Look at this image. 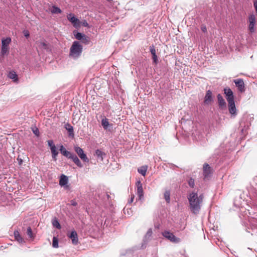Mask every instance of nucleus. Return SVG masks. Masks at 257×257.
Listing matches in <instances>:
<instances>
[{
	"label": "nucleus",
	"instance_id": "obj_1",
	"mask_svg": "<svg viewBox=\"0 0 257 257\" xmlns=\"http://www.w3.org/2000/svg\"><path fill=\"white\" fill-rule=\"evenodd\" d=\"M203 198L202 195L198 196V193L195 191L190 192L187 196L189 208L193 213H199L203 202Z\"/></svg>",
	"mask_w": 257,
	"mask_h": 257
},
{
	"label": "nucleus",
	"instance_id": "obj_2",
	"mask_svg": "<svg viewBox=\"0 0 257 257\" xmlns=\"http://www.w3.org/2000/svg\"><path fill=\"white\" fill-rule=\"evenodd\" d=\"M83 51V46L79 41H74L70 48L69 57L76 59L80 57Z\"/></svg>",
	"mask_w": 257,
	"mask_h": 257
},
{
	"label": "nucleus",
	"instance_id": "obj_3",
	"mask_svg": "<svg viewBox=\"0 0 257 257\" xmlns=\"http://www.w3.org/2000/svg\"><path fill=\"white\" fill-rule=\"evenodd\" d=\"M162 235L170 241L174 243H178L180 241V239L175 236L173 233L165 230L162 233Z\"/></svg>",
	"mask_w": 257,
	"mask_h": 257
},
{
	"label": "nucleus",
	"instance_id": "obj_4",
	"mask_svg": "<svg viewBox=\"0 0 257 257\" xmlns=\"http://www.w3.org/2000/svg\"><path fill=\"white\" fill-rule=\"evenodd\" d=\"M11 42V39L10 38H7L6 39H4L2 41V48H1V53L2 55H5L7 53H8L9 48V45Z\"/></svg>",
	"mask_w": 257,
	"mask_h": 257
},
{
	"label": "nucleus",
	"instance_id": "obj_5",
	"mask_svg": "<svg viewBox=\"0 0 257 257\" xmlns=\"http://www.w3.org/2000/svg\"><path fill=\"white\" fill-rule=\"evenodd\" d=\"M48 146L50 147L52 153V156L54 161L57 160V156L58 154V152L57 150L56 147L54 144L53 141L49 140L47 141Z\"/></svg>",
	"mask_w": 257,
	"mask_h": 257
},
{
	"label": "nucleus",
	"instance_id": "obj_6",
	"mask_svg": "<svg viewBox=\"0 0 257 257\" xmlns=\"http://www.w3.org/2000/svg\"><path fill=\"white\" fill-rule=\"evenodd\" d=\"M74 150L77 154L78 156L83 162L86 163H88L89 162V159L87 158L86 155L84 153L82 149H81L79 147L77 146L74 147Z\"/></svg>",
	"mask_w": 257,
	"mask_h": 257
},
{
	"label": "nucleus",
	"instance_id": "obj_7",
	"mask_svg": "<svg viewBox=\"0 0 257 257\" xmlns=\"http://www.w3.org/2000/svg\"><path fill=\"white\" fill-rule=\"evenodd\" d=\"M67 19L70 21L73 25V26L77 28L80 26V22L76 17L74 16L73 14H69L67 16Z\"/></svg>",
	"mask_w": 257,
	"mask_h": 257
},
{
	"label": "nucleus",
	"instance_id": "obj_8",
	"mask_svg": "<svg viewBox=\"0 0 257 257\" xmlns=\"http://www.w3.org/2000/svg\"><path fill=\"white\" fill-rule=\"evenodd\" d=\"M136 186L137 187V194L138 196V199L142 202L144 200V191L142 187V184L140 181L137 182Z\"/></svg>",
	"mask_w": 257,
	"mask_h": 257
},
{
	"label": "nucleus",
	"instance_id": "obj_9",
	"mask_svg": "<svg viewBox=\"0 0 257 257\" xmlns=\"http://www.w3.org/2000/svg\"><path fill=\"white\" fill-rule=\"evenodd\" d=\"M248 30L251 33L254 32V25L255 24V17L253 14H251L248 17Z\"/></svg>",
	"mask_w": 257,
	"mask_h": 257
},
{
	"label": "nucleus",
	"instance_id": "obj_10",
	"mask_svg": "<svg viewBox=\"0 0 257 257\" xmlns=\"http://www.w3.org/2000/svg\"><path fill=\"white\" fill-rule=\"evenodd\" d=\"M224 94L228 102L234 101V98L232 91L229 88L224 89Z\"/></svg>",
	"mask_w": 257,
	"mask_h": 257
},
{
	"label": "nucleus",
	"instance_id": "obj_11",
	"mask_svg": "<svg viewBox=\"0 0 257 257\" xmlns=\"http://www.w3.org/2000/svg\"><path fill=\"white\" fill-rule=\"evenodd\" d=\"M234 82L236 86L237 87V89L239 92L241 93L244 92L245 91V87L243 79H237L234 80Z\"/></svg>",
	"mask_w": 257,
	"mask_h": 257
},
{
	"label": "nucleus",
	"instance_id": "obj_12",
	"mask_svg": "<svg viewBox=\"0 0 257 257\" xmlns=\"http://www.w3.org/2000/svg\"><path fill=\"white\" fill-rule=\"evenodd\" d=\"M213 101L212 92L208 90L206 91V95L204 97V103L205 104H209Z\"/></svg>",
	"mask_w": 257,
	"mask_h": 257
},
{
	"label": "nucleus",
	"instance_id": "obj_13",
	"mask_svg": "<svg viewBox=\"0 0 257 257\" xmlns=\"http://www.w3.org/2000/svg\"><path fill=\"white\" fill-rule=\"evenodd\" d=\"M38 49L41 50H46L47 51L50 50V46L45 41H40L37 43Z\"/></svg>",
	"mask_w": 257,
	"mask_h": 257
},
{
	"label": "nucleus",
	"instance_id": "obj_14",
	"mask_svg": "<svg viewBox=\"0 0 257 257\" xmlns=\"http://www.w3.org/2000/svg\"><path fill=\"white\" fill-rule=\"evenodd\" d=\"M228 110L229 113L234 116L236 115V109L234 101L228 102Z\"/></svg>",
	"mask_w": 257,
	"mask_h": 257
},
{
	"label": "nucleus",
	"instance_id": "obj_15",
	"mask_svg": "<svg viewBox=\"0 0 257 257\" xmlns=\"http://www.w3.org/2000/svg\"><path fill=\"white\" fill-rule=\"evenodd\" d=\"M217 98L219 108L223 109L226 107V103L222 96L220 94H218Z\"/></svg>",
	"mask_w": 257,
	"mask_h": 257
},
{
	"label": "nucleus",
	"instance_id": "obj_16",
	"mask_svg": "<svg viewBox=\"0 0 257 257\" xmlns=\"http://www.w3.org/2000/svg\"><path fill=\"white\" fill-rule=\"evenodd\" d=\"M69 237L71 239L72 242L73 244L76 245L78 243V239L77 233L76 231H72L70 235H68Z\"/></svg>",
	"mask_w": 257,
	"mask_h": 257
},
{
	"label": "nucleus",
	"instance_id": "obj_17",
	"mask_svg": "<svg viewBox=\"0 0 257 257\" xmlns=\"http://www.w3.org/2000/svg\"><path fill=\"white\" fill-rule=\"evenodd\" d=\"M211 173V169L209 165L207 164H205L203 166V174L205 178L209 177Z\"/></svg>",
	"mask_w": 257,
	"mask_h": 257
},
{
	"label": "nucleus",
	"instance_id": "obj_18",
	"mask_svg": "<svg viewBox=\"0 0 257 257\" xmlns=\"http://www.w3.org/2000/svg\"><path fill=\"white\" fill-rule=\"evenodd\" d=\"M69 159H71L73 161V162L79 167L80 168H82L83 167V165L81 163V162H80V160L78 159V158L77 157V156L74 154H73L69 158Z\"/></svg>",
	"mask_w": 257,
	"mask_h": 257
},
{
	"label": "nucleus",
	"instance_id": "obj_19",
	"mask_svg": "<svg viewBox=\"0 0 257 257\" xmlns=\"http://www.w3.org/2000/svg\"><path fill=\"white\" fill-rule=\"evenodd\" d=\"M149 49H150V52L151 53V54L152 55L153 60L154 62H155V63H157V61H158V58H157V56L156 55V50H155V47L153 45L151 46L150 47Z\"/></svg>",
	"mask_w": 257,
	"mask_h": 257
},
{
	"label": "nucleus",
	"instance_id": "obj_20",
	"mask_svg": "<svg viewBox=\"0 0 257 257\" xmlns=\"http://www.w3.org/2000/svg\"><path fill=\"white\" fill-rule=\"evenodd\" d=\"M60 151L61 153L64 155V156L69 158L70 156L73 154V153H71V152L67 151L63 145H61L60 148Z\"/></svg>",
	"mask_w": 257,
	"mask_h": 257
},
{
	"label": "nucleus",
	"instance_id": "obj_21",
	"mask_svg": "<svg viewBox=\"0 0 257 257\" xmlns=\"http://www.w3.org/2000/svg\"><path fill=\"white\" fill-rule=\"evenodd\" d=\"M68 182V177L65 175L62 174L60 178L59 184L61 186L66 185Z\"/></svg>",
	"mask_w": 257,
	"mask_h": 257
},
{
	"label": "nucleus",
	"instance_id": "obj_22",
	"mask_svg": "<svg viewBox=\"0 0 257 257\" xmlns=\"http://www.w3.org/2000/svg\"><path fill=\"white\" fill-rule=\"evenodd\" d=\"M65 127L68 132L69 136L73 137L74 135V131H73V127L70 124L67 123L65 124Z\"/></svg>",
	"mask_w": 257,
	"mask_h": 257
},
{
	"label": "nucleus",
	"instance_id": "obj_23",
	"mask_svg": "<svg viewBox=\"0 0 257 257\" xmlns=\"http://www.w3.org/2000/svg\"><path fill=\"white\" fill-rule=\"evenodd\" d=\"M101 125L104 130H107L108 128V126L110 125L109 122L108 121V119L105 117L103 118L101 120Z\"/></svg>",
	"mask_w": 257,
	"mask_h": 257
},
{
	"label": "nucleus",
	"instance_id": "obj_24",
	"mask_svg": "<svg viewBox=\"0 0 257 257\" xmlns=\"http://www.w3.org/2000/svg\"><path fill=\"white\" fill-rule=\"evenodd\" d=\"M8 77L12 79H13L14 82H16L18 81V76L16 73L14 71H10L8 74Z\"/></svg>",
	"mask_w": 257,
	"mask_h": 257
},
{
	"label": "nucleus",
	"instance_id": "obj_25",
	"mask_svg": "<svg viewBox=\"0 0 257 257\" xmlns=\"http://www.w3.org/2000/svg\"><path fill=\"white\" fill-rule=\"evenodd\" d=\"M147 169L148 167L147 166H143L138 168V171L142 175L145 176L146 174Z\"/></svg>",
	"mask_w": 257,
	"mask_h": 257
},
{
	"label": "nucleus",
	"instance_id": "obj_26",
	"mask_svg": "<svg viewBox=\"0 0 257 257\" xmlns=\"http://www.w3.org/2000/svg\"><path fill=\"white\" fill-rule=\"evenodd\" d=\"M152 233H153V232H152V229L149 228L148 230V231L144 237V240L145 242H147L150 239V237H151V236L152 235Z\"/></svg>",
	"mask_w": 257,
	"mask_h": 257
},
{
	"label": "nucleus",
	"instance_id": "obj_27",
	"mask_svg": "<svg viewBox=\"0 0 257 257\" xmlns=\"http://www.w3.org/2000/svg\"><path fill=\"white\" fill-rule=\"evenodd\" d=\"M14 236L15 239L20 243H22L23 242V239L21 237L20 234L19 233L18 231H14Z\"/></svg>",
	"mask_w": 257,
	"mask_h": 257
},
{
	"label": "nucleus",
	"instance_id": "obj_28",
	"mask_svg": "<svg viewBox=\"0 0 257 257\" xmlns=\"http://www.w3.org/2000/svg\"><path fill=\"white\" fill-rule=\"evenodd\" d=\"M95 155L98 158H100L101 160H102L103 157L105 155V154L101 150L97 149L95 151Z\"/></svg>",
	"mask_w": 257,
	"mask_h": 257
},
{
	"label": "nucleus",
	"instance_id": "obj_29",
	"mask_svg": "<svg viewBox=\"0 0 257 257\" xmlns=\"http://www.w3.org/2000/svg\"><path fill=\"white\" fill-rule=\"evenodd\" d=\"M73 33L75 38L78 40H81V39H82L85 36V34H82L81 33L75 32V31Z\"/></svg>",
	"mask_w": 257,
	"mask_h": 257
},
{
	"label": "nucleus",
	"instance_id": "obj_30",
	"mask_svg": "<svg viewBox=\"0 0 257 257\" xmlns=\"http://www.w3.org/2000/svg\"><path fill=\"white\" fill-rule=\"evenodd\" d=\"M51 13L53 14H60L62 12L61 10L58 7L53 6L52 7V9L51 11Z\"/></svg>",
	"mask_w": 257,
	"mask_h": 257
},
{
	"label": "nucleus",
	"instance_id": "obj_31",
	"mask_svg": "<svg viewBox=\"0 0 257 257\" xmlns=\"http://www.w3.org/2000/svg\"><path fill=\"white\" fill-rule=\"evenodd\" d=\"M164 199L167 203H169L170 201V192L169 190H166L164 194Z\"/></svg>",
	"mask_w": 257,
	"mask_h": 257
},
{
	"label": "nucleus",
	"instance_id": "obj_32",
	"mask_svg": "<svg viewBox=\"0 0 257 257\" xmlns=\"http://www.w3.org/2000/svg\"><path fill=\"white\" fill-rule=\"evenodd\" d=\"M27 234L30 238H31V239L34 238L35 236L34 235L32 230V229L30 227H29L27 228Z\"/></svg>",
	"mask_w": 257,
	"mask_h": 257
},
{
	"label": "nucleus",
	"instance_id": "obj_33",
	"mask_svg": "<svg viewBox=\"0 0 257 257\" xmlns=\"http://www.w3.org/2000/svg\"><path fill=\"white\" fill-rule=\"evenodd\" d=\"M52 246L54 248H58L59 246L58 239L56 237H53V238Z\"/></svg>",
	"mask_w": 257,
	"mask_h": 257
},
{
	"label": "nucleus",
	"instance_id": "obj_34",
	"mask_svg": "<svg viewBox=\"0 0 257 257\" xmlns=\"http://www.w3.org/2000/svg\"><path fill=\"white\" fill-rule=\"evenodd\" d=\"M81 41L84 44H88L90 42V39L88 37L86 36L85 35L84 38H83V39H81Z\"/></svg>",
	"mask_w": 257,
	"mask_h": 257
},
{
	"label": "nucleus",
	"instance_id": "obj_35",
	"mask_svg": "<svg viewBox=\"0 0 257 257\" xmlns=\"http://www.w3.org/2000/svg\"><path fill=\"white\" fill-rule=\"evenodd\" d=\"M52 224L54 227H56L58 229H60L61 228V225L57 219L54 220L52 222Z\"/></svg>",
	"mask_w": 257,
	"mask_h": 257
},
{
	"label": "nucleus",
	"instance_id": "obj_36",
	"mask_svg": "<svg viewBox=\"0 0 257 257\" xmlns=\"http://www.w3.org/2000/svg\"><path fill=\"white\" fill-rule=\"evenodd\" d=\"M189 186L191 188H194L195 186V181L193 178H190L188 181Z\"/></svg>",
	"mask_w": 257,
	"mask_h": 257
},
{
	"label": "nucleus",
	"instance_id": "obj_37",
	"mask_svg": "<svg viewBox=\"0 0 257 257\" xmlns=\"http://www.w3.org/2000/svg\"><path fill=\"white\" fill-rule=\"evenodd\" d=\"M33 133L37 136H38L39 135V131L37 128H36L35 130H33Z\"/></svg>",
	"mask_w": 257,
	"mask_h": 257
},
{
	"label": "nucleus",
	"instance_id": "obj_38",
	"mask_svg": "<svg viewBox=\"0 0 257 257\" xmlns=\"http://www.w3.org/2000/svg\"><path fill=\"white\" fill-rule=\"evenodd\" d=\"M201 29L204 33H205L207 31V29L205 26L202 25L201 26Z\"/></svg>",
	"mask_w": 257,
	"mask_h": 257
},
{
	"label": "nucleus",
	"instance_id": "obj_39",
	"mask_svg": "<svg viewBox=\"0 0 257 257\" xmlns=\"http://www.w3.org/2000/svg\"><path fill=\"white\" fill-rule=\"evenodd\" d=\"M134 198H135V195L134 194L132 195L130 200H128V203H130V204L132 203L134 201Z\"/></svg>",
	"mask_w": 257,
	"mask_h": 257
},
{
	"label": "nucleus",
	"instance_id": "obj_40",
	"mask_svg": "<svg viewBox=\"0 0 257 257\" xmlns=\"http://www.w3.org/2000/svg\"><path fill=\"white\" fill-rule=\"evenodd\" d=\"M71 204L73 206H76L77 205V203L74 200L71 201Z\"/></svg>",
	"mask_w": 257,
	"mask_h": 257
},
{
	"label": "nucleus",
	"instance_id": "obj_41",
	"mask_svg": "<svg viewBox=\"0 0 257 257\" xmlns=\"http://www.w3.org/2000/svg\"><path fill=\"white\" fill-rule=\"evenodd\" d=\"M24 36L28 38L29 36V33L28 31H25L24 32Z\"/></svg>",
	"mask_w": 257,
	"mask_h": 257
},
{
	"label": "nucleus",
	"instance_id": "obj_42",
	"mask_svg": "<svg viewBox=\"0 0 257 257\" xmlns=\"http://www.w3.org/2000/svg\"><path fill=\"white\" fill-rule=\"evenodd\" d=\"M83 26L86 27L88 26V23L86 22H85L84 23H83Z\"/></svg>",
	"mask_w": 257,
	"mask_h": 257
},
{
	"label": "nucleus",
	"instance_id": "obj_43",
	"mask_svg": "<svg viewBox=\"0 0 257 257\" xmlns=\"http://www.w3.org/2000/svg\"><path fill=\"white\" fill-rule=\"evenodd\" d=\"M107 198L109 199V195L108 194H107Z\"/></svg>",
	"mask_w": 257,
	"mask_h": 257
},
{
	"label": "nucleus",
	"instance_id": "obj_44",
	"mask_svg": "<svg viewBox=\"0 0 257 257\" xmlns=\"http://www.w3.org/2000/svg\"><path fill=\"white\" fill-rule=\"evenodd\" d=\"M121 255H125V254L121 253Z\"/></svg>",
	"mask_w": 257,
	"mask_h": 257
}]
</instances>
